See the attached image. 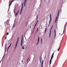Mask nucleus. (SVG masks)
<instances>
[{
    "instance_id": "bb28decb",
    "label": "nucleus",
    "mask_w": 67,
    "mask_h": 67,
    "mask_svg": "<svg viewBox=\"0 0 67 67\" xmlns=\"http://www.w3.org/2000/svg\"><path fill=\"white\" fill-rule=\"evenodd\" d=\"M14 13H15V11L14 9Z\"/></svg>"
},
{
    "instance_id": "412c9836",
    "label": "nucleus",
    "mask_w": 67,
    "mask_h": 67,
    "mask_svg": "<svg viewBox=\"0 0 67 67\" xmlns=\"http://www.w3.org/2000/svg\"><path fill=\"white\" fill-rule=\"evenodd\" d=\"M65 32V29H64V31H63V34H64V32Z\"/></svg>"
},
{
    "instance_id": "72a5a7b5",
    "label": "nucleus",
    "mask_w": 67,
    "mask_h": 67,
    "mask_svg": "<svg viewBox=\"0 0 67 67\" xmlns=\"http://www.w3.org/2000/svg\"><path fill=\"white\" fill-rule=\"evenodd\" d=\"M7 36L6 37H5V40H6V38H7Z\"/></svg>"
},
{
    "instance_id": "20e7f679",
    "label": "nucleus",
    "mask_w": 67,
    "mask_h": 67,
    "mask_svg": "<svg viewBox=\"0 0 67 67\" xmlns=\"http://www.w3.org/2000/svg\"><path fill=\"white\" fill-rule=\"evenodd\" d=\"M53 25H52V26L51 27V28L50 30V33H49V37H51V32H52V29H53Z\"/></svg>"
},
{
    "instance_id": "a211bd4d",
    "label": "nucleus",
    "mask_w": 67,
    "mask_h": 67,
    "mask_svg": "<svg viewBox=\"0 0 67 67\" xmlns=\"http://www.w3.org/2000/svg\"><path fill=\"white\" fill-rule=\"evenodd\" d=\"M38 20H37V23H36L35 24L36 25H37V23H38Z\"/></svg>"
},
{
    "instance_id": "a19ab883",
    "label": "nucleus",
    "mask_w": 67,
    "mask_h": 67,
    "mask_svg": "<svg viewBox=\"0 0 67 67\" xmlns=\"http://www.w3.org/2000/svg\"><path fill=\"white\" fill-rule=\"evenodd\" d=\"M14 22H15V21H14Z\"/></svg>"
},
{
    "instance_id": "58836bf2",
    "label": "nucleus",
    "mask_w": 67,
    "mask_h": 67,
    "mask_svg": "<svg viewBox=\"0 0 67 67\" xmlns=\"http://www.w3.org/2000/svg\"><path fill=\"white\" fill-rule=\"evenodd\" d=\"M7 24H8L7 22Z\"/></svg>"
},
{
    "instance_id": "473e14b6",
    "label": "nucleus",
    "mask_w": 67,
    "mask_h": 67,
    "mask_svg": "<svg viewBox=\"0 0 67 67\" xmlns=\"http://www.w3.org/2000/svg\"><path fill=\"white\" fill-rule=\"evenodd\" d=\"M37 18H38V15L37 16Z\"/></svg>"
},
{
    "instance_id": "9d476101",
    "label": "nucleus",
    "mask_w": 67,
    "mask_h": 67,
    "mask_svg": "<svg viewBox=\"0 0 67 67\" xmlns=\"http://www.w3.org/2000/svg\"><path fill=\"white\" fill-rule=\"evenodd\" d=\"M37 25H35V26H34V29L33 30V32H34V30H35V26H36Z\"/></svg>"
},
{
    "instance_id": "ddd939ff",
    "label": "nucleus",
    "mask_w": 67,
    "mask_h": 67,
    "mask_svg": "<svg viewBox=\"0 0 67 67\" xmlns=\"http://www.w3.org/2000/svg\"><path fill=\"white\" fill-rule=\"evenodd\" d=\"M47 30V28H46L45 29V32L46 33V32Z\"/></svg>"
},
{
    "instance_id": "a878e982",
    "label": "nucleus",
    "mask_w": 67,
    "mask_h": 67,
    "mask_svg": "<svg viewBox=\"0 0 67 67\" xmlns=\"http://www.w3.org/2000/svg\"><path fill=\"white\" fill-rule=\"evenodd\" d=\"M41 42L42 43V38H41Z\"/></svg>"
},
{
    "instance_id": "4c0bfd02",
    "label": "nucleus",
    "mask_w": 67,
    "mask_h": 67,
    "mask_svg": "<svg viewBox=\"0 0 67 67\" xmlns=\"http://www.w3.org/2000/svg\"><path fill=\"white\" fill-rule=\"evenodd\" d=\"M30 28H31V26H30Z\"/></svg>"
},
{
    "instance_id": "f8f14e48",
    "label": "nucleus",
    "mask_w": 67,
    "mask_h": 67,
    "mask_svg": "<svg viewBox=\"0 0 67 67\" xmlns=\"http://www.w3.org/2000/svg\"><path fill=\"white\" fill-rule=\"evenodd\" d=\"M27 1H26V0H25V2L24 3V7H25V3H26V2Z\"/></svg>"
},
{
    "instance_id": "6e6552de",
    "label": "nucleus",
    "mask_w": 67,
    "mask_h": 67,
    "mask_svg": "<svg viewBox=\"0 0 67 67\" xmlns=\"http://www.w3.org/2000/svg\"><path fill=\"white\" fill-rule=\"evenodd\" d=\"M43 63H44V61H42L41 63V67H43Z\"/></svg>"
},
{
    "instance_id": "dca6fc26",
    "label": "nucleus",
    "mask_w": 67,
    "mask_h": 67,
    "mask_svg": "<svg viewBox=\"0 0 67 67\" xmlns=\"http://www.w3.org/2000/svg\"><path fill=\"white\" fill-rule=\"evenodd\" d=\"M40 63H41V58H40L39 59Z\"/></svg>"
},
{
    "instance_id": "4be33fe9",
    "label": "nucleus",
    "mask_w": 67,
    "mask_h": 67,
    "mask_svg": "<svg viewBox=\"0 0 67 67\" xmlns=\"http://www.w3.org/2000/svg\"><path fill=\"white\" fill-rule=\"evenodd\" d=\"M38 28H37V32H38Z\"/></svg>"
},
{
    "instance_id": "b1692460",
    "label": "nucleus",
    "mask_w": 67,
    "mask_h": 67,
    "mask_svg": "<svg viewBox=\"0 0 67 67\" xmlns=\"http://www.w3.org/2000/svg\"><path fill=\"white\" fill-rule=\"evenodd\" d=\"M19 37H18V41H19Z\"/></svg>"
},
{
    "instance_id": "9b49d317",
    "label": "nucleus",
    "mask_w": 67,
    "mask_h": 67,
    "mask_svg": "<svg viewBox=\"0 0 67 67\" xmlns=\"http://www.w3.org/2000/svg\"><path fill=\"white\" fill-rule=\"evenodd\" d=\"M23 9V8L22 7H21V10H20V14H21V13H22V9Z\"/></svg>"
},
{
    "instance_id": "cd10ccee",
    "label": "nucleus",
    "mask_w": 67,
    "mask_h": 67,
    "mask_svg": "<svg viewBox=\"0 0 67 67\" xmlns=\"http://www.w3.org/2000/svg\"><path fill=\"white\" fill-rule=\"evenodd\" d=\"M18 41H17V42H16V44H18Z\"/></svg>"
},
{
    "instance_id": "f704fd0d",
    "label": "nucleus",
    "mask_w": 67,
    "mask_h": 67,
    "mask_svg": "<svg viewBox=\"0 0 67 67\" xmlns=\"http://www.w3.org/2000/svg\"><path fill=\"white\" fill-rule=\"evenodd\" d=\"M19 10H18V11L17 13H18V12H19Z\"/></svg>"
},
{
    "instance_id": "c9c22d12",
    "label": "nucleus",
    "mask_w": 67,
    "mask_h": 67,
    "mask_svg": "<svg viewBox=\"0 0 67 67\" xmlns=\"http://www.w3.org/2000/svg\"><path fill=\"white\" fill-rule=\"evenodd\" d=\"M8 50H9V49H7V51H8Z\"/></svg>"
},
{
    "instance_id": "423d86ee",
    "label": "nucleus",
    "mask_w": 67,
    "mask_h": 67,
    "mask_svg": "<svg viewBox=\"0 0 67 67\" xmlns=\"http://www.w3.org/2000/svg\"><path fill=\"white\" fill-rule=\"evenodd\" d=\"M14 1V0H13L10 2V4L9 5V9L10 8V6H11V4H12V2H13V1Z\"/></svg>"
},
{
    "instance_id": "aec40b11",
    "label": "nucleus",
    "mask_w": 67,
    "mask_h": 67,
    "mask_svg": "<svg viewBox=\"0 0 67 67\" xmlns=\"http://www.w3.org/2000/svg\"><path fill=\"white\" fill-rule=\"evenodd\" d=\"M22 49H24V47H22Z\"/></svg>"
},
{
    "instance_id": "ea45409f",
    "label": "nucleus",
    "mask_w": 67,
    "mask_h": 67,
    "mask_svg": "<svg viewBox=\"0 0 67 67\" xmlns=\"http://www.w3.org/2000/svg\"><path fill=\"white\" fill-rule=\"evenodd\" d=\"M8 51H7V52H8Z\"/></svg>"
},
{
    "instance_id": "e433bc0d",
    "label": "nucleus",
    "mask_w": 67,
    "mask_h": 67,
    "mask_svg": "<svg viewBox=\"0 0 67 67\" xmlns=\"http://www.w3.org/2000/svg\"><path fill=\"white\" fill-rule=\"evenodd\" d=\"M37 19H38V18H36V20H37Z\"/></svg>"
},
{
    "instance_id": "4468645a",
    "label": "nucleus",
    "mask_w": 67,
    "mask_h": 67,
    "mask_svg": "<svg viewBox=\"0 0 67 67\" xmlns=\"http://www.w3.org/2000/svg\"><path fill=\"white\" fill-rule=\"evenodd\" d=\"M60 46H59V48H58V51H59V49H60Z\"/></svg>"
},
{
    "instance_id": "f03ea898",
    "label": "nucleus",
    "mask_w": 67,
    "mask_h": 67,
    "mask_svg": "<svg viewBox=\"0 0 67 67\" xmlns=\"http://www.w3.org/2000/svg\"><path fill=\"white\" fill-rule=\"evenodd\" d=\"M59 9L58 10V14H57V17L56 18V19L55 21V23H56V22L57 21V19H58V17L59 16Z\"/></svg>"
},
{
    "instance_id": "2f4dec72",
    "label": "nucleus",
    "mask_w": 67,
    "mask_h": 67,
    "mask_svg": "<svg viewBox=\"0 0 67 67\" xmlns=\"http://www.w3.org/2000/svg\"><path fill=\"white\" fill-rule=\"evenodd\" d=\"M21 62L23 63V60H22Z\"/></svg>"
},
{
    "instance_id": "39448f33",
    "label": "nucleus",
    "mask_w": 67,
    "mask_h": 67,
    "mask_svg": "<svg viewBox=\"0 0 67 67\" xmlns=\"http://www.w3.org/2000/svg\"><path fill=\"white\" fill-rule=\"evenodd\" d=\"M23 43V35L22 36V38L21 39V46H22V43Z\"/></svg>"
},
{
    "instance_id": "7c9ffc66",
    "label": "nucleus",
    "mask_w": 67,
    "mask_h": 67,
    "mask_svg": "<svg viewBox=\"0 0 67 67\" xmlns=\"http://www.w3.org/2000/svg\"><path fill=\"white\" fill-rule=\"evenodd\" d=\"M10 47H9V46L8 47V49H9V48H10Z\"/></svg>"
},
{
    "instance_id": "6ab92c4d",
    "label": "nucleus",
    "mask_w": 67,
    "mask_h": 67,
    "mask_svg": "<svg viewBox=\"0 0 67 67\" xmlns=\"http://www.w3.org/2000/svg\"><path fill=\"white\" fill-rule=\"evenodd\" d=\"M12 44L11 43H10V44L9 46V47H11V45H12Z\"/></svg>"
},
{
    "instance_id": "c85d7f7f",
    "label": "nucleus",
    "mask_w": 67,
    "mask_h": 67,
    "mask_svg": "<svg viewBox=\"0 0 67 67\" xmlns=\"http://www.w3.org/2000/svg\"><path fill=\"white\" fill-rule=\"evenodd\" d=\"M15 27V25H13V27Z\"/></svg>"
},
{
    "instance_id": "7ed1b4c3",
    "label": "nucleus",
    "mask_w": 67,
    "mask_h": 67,
    "mask_svg": "<svg viewBox=\"0 0 67 67\" xmlns=\"http://www.w3.org/2000/svg\"><path fill=\"white\" fill-rule=\"evenodd\" d=\"M50 21H49V24L48 26V27H49V25H50V23H51V20H52V16L51 15V14H50Z\"/></svg>"
},
{
    "instance_id": "1a4fd4ad",
    "label": "nucleus",
    "mask_w": 67,
    "mask_h": 67,
    "mask_svg": "<svg viewBox=\"0 0 67 67\" xmlns=\"http://www.w3.org/2000/svg\"><path fill=\"white\" fill-rule=\"evenodd\" d=\"M54 38H55V37H56V30H54Z\"/></svg>"
},
{
    "instance_id": "c756f323",
    "label": "nucleus",
    "mask_w": 67,
    "mask_h": 67,
    "mask_svg": "<svg viewBox=\"0 0 67 67\" xmlns=\"http://www.w3.org/2000/svg\"><path fill=\"white\" fill-rule=\"evenodd\" d=\"M23 4H22V5L21 8H23Z\"/></svg>"
},
{
    "instance_id": "f257e3e1",
    "label": "nucleus",
    "mask_w": 67,
    "mask_h": 67,
    "mask_svg": "<svg viewBox=\"0 0 67 67\" xmlns=\"http://www.w3.org/2000/svg\"><path fill=\"white\" fill-rule=\"evenodd\" d=\"M54 52H53V53L52 54V56L51 57V59L50 60L49 62V64L50 65H51L52 64V58L54 57Z\"/></svg>"
},
{
    "instance_id": "393cba45",
    "label": "nucleus",
    "mask_w": 67,
    "mask_h": 67,
    "mask_svg": "<svg viewBox=\"0 0 67 67\" xmlns=\"http://www.w3.org/2000/svg\"><path fill=\"white\" fill-rule=\"evenodd\" d=\"M29 58H28L27 59V61H28V60H29Z\"/></svg>"
},
{
    "instance_id": "2eb2a0df",
    "label": "nucleus",
    "mask_w": 67,
    "mask_h": 67,
    "mask_svg": "<svg viewBox=\"0 0 67 67\" xmlns=\"http://www.w3.org/2000/svg\"><path fill=\"white\" fill-rule=\"evenodd\" d=\"M17 44H18V43H16L15 47V48H16V47Z\"/></svg>"
},
{
    "instance_id": "0eeeda50",
    "label": "nucleus",
    "mask_w": 67,
    "mask_h": 67,
    "mask_svg": "<svg viewBox=\"0 0 67 67\" xmlns=\"http://www.w3.org/2000/svg\"><path fill=\"white\" fill-rule=\"evenodd\" d=\"M38 42L37 43V44H36V46L38 44V43H39V42L40 41L39 40H40V37H38Z\"/></svg>"
},
{
    "instance_id": "5701e85b",
    "label": "nucleus",
    "mask_w": 67,
    "mask_h": 67,
    "mask_svg": "<svg viewBox=\"0 0 67 67\" xmlns=\"http://www.w3.org/2000/svg\"><path fill=\"white\" fill-rule=\"evenodd\" d=\"M9 35V33L7 32V35Z\"/></svg>"
},
{
    "instance_id": "f3484780",
    "label": "nucleus",
    "mask_w": 67,
    "mask_h": 67,
    "mask_svg": "<svg viewBox=\"0 0 67 67\" xmlns=\"http://www.w3.org/2000/svg\"><path fill=\"white\" fill-rule=\"evenodd\" d=\"M18 13H16V14H15V16H16V15H17V14H18Z\"/></svg>"
}]
</instances>
